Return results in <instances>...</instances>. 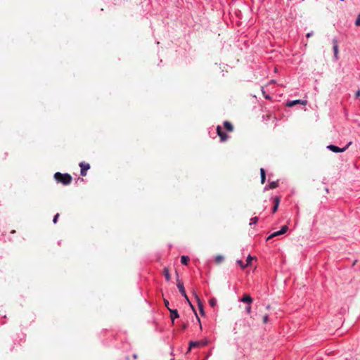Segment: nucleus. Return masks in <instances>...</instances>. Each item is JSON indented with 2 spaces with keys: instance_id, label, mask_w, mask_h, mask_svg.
Instances as JSON below:
<instances>
[{
  "instance_id": "2eb2a0df",
  "label": "nucleus",
  "mask_w": 360,
  "mask_h": 360,
  "mask_svg": "<svg viewBox=\"0 0 360 360\" xmlns=\"http://www.w3.org/2000/svg\"><path fill=\"white\" fill-rule=\"evenodd\" d=\"M255 259V257H251L250 255H248L246 259V264L245 266H249L251 264V262Z\"/></svg>"
},
{
  "instance_id": "bb28decb",
  "label": "nucleus",
  "mask_w": 360,
  "mask_h": 360,
  "mask_svg": "<svg viewBox=\"0 0 360 360\" xmlns=\"http://www.w3.org/2000/svg\"><path fill=\"white\" fill-rule=\"evenodd\" d=\"M269 316L268 315H264L263 317V322L264 323H266L268 322Z\"/></svg>"
},
{
  "instance_id": "b1692460",
  "label": "nucleus",
  "mask_w": 360,
  "mask_h": 360,
  "mask_svg": "<svg viewBox=\"0 0 360 360\" xmlns=\"http://www.w3.org/2000/svg\"><path fill=\"white\" fill-rule=\"evenodd\" d=\"M58 217H59V214H58H58H56L54 216L53 219V222L54 224H56V223H57Z\"/></svg>"
},
{
  "instance_id": "aec40b11",
  "label": "nucleus",
  "mask_w": 360,
  "mask_h": 360,
  "mask_svg": "<svg viewBox=\"0 0 360 360\" xmlns=\"http://www.w3.org/2000/svg\"><path fill=\"white\" fill-rule=\"evenodd\" d=\"M198 307H199L200 314L203 315L204 314L203 306H202V304L200 302H198Z\"/></svg>"
},
{
  "instance_id": "72a5a7b5",
  "label": "nucleus",
  "mask_w": 360,
  "mask_h": 360,
  "mask_svg": "<svg viewBox=\"0 0 360 360\" xmlns=\"http://www.w3.org/2000/svg\"><path fill=\"white\" fill-rule=\"evenodd\" d=\"M134 359H136V354H134Z\"/></svg>"
},
{
  "instance_id": "1a4fd4ad",
  "label": "nucleus",
  "mask_w": 360,
  "mask_h": 360,
  "mask_svg": "<svg viewBox=\"0 0 360 360\" xmlns=\"http://www.w3.org/2000/svg\"><path fill=\"white\" fill-rule=\"evenodd\" d=\"M224 127L228 131H233V127L232 124L229 121H225L224 122Z\"/></svg>"
},
{
  "instance_id": "5701e85b",
  "label": "nucleus",
  "mask_w": 360,
  "mask_h": 360,
  "mask_svg": "<svg viewBox=\"0 0 360 360\" xmlns=\"http://www.w3.org/2000/svg\"><path fill=\"white\" fill-rule=\"evenodd\" d=\"M257 220H258L257 217L252 218V219H250V224L251 225V224H256V223L257 222Z\"/></svg>"
},
{
  "instance_id": "a878e982",
  "label": "nucleus",
  "mask_w": 360,
  "mask_h": 360,
  "mask_svg": "<svg viewBox=\"0 0 360 360\" xmlns=\"http://www.w3.org/2000/svg\"><path fill=\"white\" fill-rule=\"evenodd\" d=\"M216 302H217V300L215 299L212 298L210 300V304L212 307H214L216 304Z\"/></svg>"
},
{
  "instance_id": "473e14b6",
  "label": "nucleus",
  "mask_w": 360,
  "mask_h": 360,
  "mask_svg": "<svg viewBox=\"0 0 360 360\" xmlns=\"http://www.w3.org/2000/svg\"><path fill=\"white\" fill-rule=\"evenodd\" d=\"M15 232V230H13V231H11V233H14Z\"/></svg>"
},
{
  "instance_id": "c85d7f7f",
  "label": "nucleus",
  "mask_w": 360,
  "mask_h": 360,
  "mask_svg": "<svg viewBox=\"0 0 360 360\" xmlns=\"http://www.w3.org/2000/svg\"><path fill=\"white\" fill-rule=\"evenodd\" d=\"M356 98H358L360 96V89H359L355 94Z\"/></svg>"
},
{
  "instance_id": "9d476101",
  "label": "nucleus",
  "mask_w": 360,
  "mask_h": 360,
  "mask_svg": "<svg viewBox=\"0 0 360 360\" xmlns=\"http://www.w3.org/2000/svg\"><path fill=\"white\" fill-rule=\"evenodd\" d=\"M333 51H334V55H335V57L337 58H338V41L335 39H334L333 40Z\"/></svg>"
},
{
  "instance_id": "a211bd4d",
  "label": "nucleus",
  "mask_w": 360,
  "mask_h": 360,
  "mask_svg": "<svg viewBox=\"0 0 360 360\" xmlns=\"http://www.w3.org/2000/svg\"><path fill=\"white\" fill-rule=\"evenodd\" d=\"M278 182L277 181H272L271 183H270L269 184V188L271 189H273V188H276V187H278Z\"/></svg>"
},
{
  "instance_id": "423d86ee",
  "label": "nucleus",
  "mask_w": 360,
  "mask_h": 360,
  "mask_svg": "<svg viewBox=\"0 0 360 360\" xmlns=\"http://www.w3.org/2000/svg\"><path fill=\"white\" fill-rule=\"evenodd\" d=\"M296 104H301L302 105H306L307 104V100H295L292 101H289L287 103L288 107H292Z\"/></svg>"
},
{
  "instance_id": "f03ea898",
  "label": "nucleus",
  "mask_w": 360,
  "mask_h": 360,
  "mask_svg": "<svg viewBox=\"0 0 360 360\" xmlns=\"http://www.w3.org/2000/svg\"><path fill=\"white\" fill-rule=\"evenodd\" d=\"M240 301L247 304L245 310L248 314H250L251 313V303L252 302V298L249 295H247L240 299Z\"/></svg>"
},
{
  "instance_id": "f257e3e1",
  "label": "nucleus",
  "mask_w": 360,
  "mask_h": 360,
  "mask_svg": "<svg viewBox=\"0 0 360 360\" xmlns=\"http://www.w3.org/2000/svg\"><path fill=\"white\" fill-rule=\"evenodd\" d=\"M54 178L57 182L61 183L63 185H69L72 182V176L69 174H62L56 172L54 174Z\"/></svg>"
},
{
  "instance_id": "7ed1b4c3",
  "label": "nucleus",
  "mask_w": 360,
  "mask_h": 360,
  "mask_svg": "<svg viewBox=\"0 0 360 360\" xmlns=\"http://www.w3.org/2000/svg\"><path fill=\"white\" fill-rule=\"evenodd\" d=\"M351 142H349L345 147L342 148H340L336 146H334V145H329L327 146V148L334 152V153H341V152H344L347 150V148L349 147V146L351 145Z\"/></svg>"
},
{
  "instance_id": "f8f14e48",
  "label": "nucleus",
  "mask_w": 360,
  "mask_h": 360,
  "mask_svg": "<svg viewBox=\"0 0 360 360\" xmlns=\"http://www.w3.org/2000/svg\"><path fill=\"white\" fill-rule=\"evenodd\" d=\"M189 260H190V258L188 256L183 255L181 257V264H183L184 265H187Z\"/></svg>"
},
{
  "instance_id": "6ab92c4d",
  "label": "nucleus",
  "mask_w": 360,
  "mask_h": 360,
  "mask_svg": "<svg viewBox=\"0 0 360 360\" xmlns=\"http://www.w3.org/2000/svg\"><path fill=\"white\" fill-rule=\"evenodd\" d=\"M288 230V226L286 225H284L281 227V229L280 230V233H281L282 234L285 233L287 232V231Z\"/></svg>"
},
{
  "instance_id": "dca6fc26",
  "label": "nucleus",
  "mask_w": 360,
  "mask_h": 360,
  "mask_svg": "<svg viewBox=\"0 0 360 360\" xmlns=\"http://www.w3.org/2000/svg\"><path fill=\"white\" fill-rule=\"evenodd\" d=\"M164 275L167 281L170 279V275L169 274V271L167 268L164 269Z\"/></svg>"
},
{
  "instance_id": "9b49d317",
  "label": "nucleus",
  "mask_w": 360,
  "mask_h": 360,
  "mask_svg": "<svg viewBox=\"0 0 360 360\" xmlns=\"http://www.w3.org/2000/svg\"><path fill=\"white\" fill-rule=\"evenodd\" d=\"M260 174H261V183L263 184L266 180V174L265 170L263 168L260 169Z\"/></svg>"
},
{
  "instance_id": "39448f33",
  "label": "nucleus",
  "mask_w": 360,
  "mask_h": 360,
  "mask_svg": "<svg viewBox=\"0 0 360 360\" xmlns=\"http://www.w3.org/2000/svg\"><path fill=\"white\" fill-rule=\"evenodd\" d=\"M79 167H81V175L85 176L86 175V172L90 168V165L89 163L82 162L79 163Z\"/></svg>"
},
{
  "instance_id": "f3484780",
  "label": "nucleus",
  "mask_w": 360,
  "mask_h": 360,
  "mask_svg": "<svg viewBox=\"0 0 360 360\" xmlns=\"http://www.w3.org/2000/svg\"><path fill=\"white\" fill-rule=\"evenodd\" d=\"M224 260V257L221 255H217L215 258V261L217 264H220Z\"/></svg>"
},
{
  "instance_id": "cd10ccee",
  "label": "nucleus",
  "mask_w": 360,
  "mask_h": 360,
  "mask_svg": "<svg viewBox=\"0 0 360 360\" xmlns=\"http://www.w3.org/2000/svg\"><path fill=\"white\" fill-rule=\"evenodd\" d=\"M164 302H165V306H166V307H167V308L168 309V307H169V301H168L167 299L164 298Z\"/></svg>"
},
{
  "instance_id": "ddd939ff",
  "label": "nucleus",
  "mask_w": 360,
  "mask_h": 360,
  "mask_svg": "<svg viewBox=\"0 0 360 360\" xmlns=\"http://www.w3.org/2000/svg\"><path fill=\"white\" fill-rule=\"evenodd\" d=\"M177 288L180 292H185V288H184V284L181 281H178Z\"/></svg>"
},
{
  "instance_id": "6e6552de",
  "label": "nucleus",
  "mask_w": 360,
  "mask_h": 360,
  "mask_svg": "<svg viewBox=\"0 0 360 360\" xmlns=\"http://www.w3.org/2000/svg\"><path fill=\"white\" fill-rule=\"evenodd\" d=\"M280 200L281 199L280 197L278 196H276L274 198V206L272 210L273 213H275L277 211L279 206Z\"/></svg>"
},
{
  "instance_id": "0eeeda50",
  "label": "nucleus",
  "mask_w": 360,
  "mask_h": 360,
  "mask_svg": "<svg viewBox=\"0 0 360 360\" xmlns=\"http://www.w3.org/2000/svg\"><path fill=\"white\" fill-rule=\"evenodd\" d=\"M168 309L170 311V318H171L172 321H174L176 319H177L179 317L178 311L176 309H172L169 307H168Z\"/></svg>"
},
{
  "instance_id": "4468645a",
  "label": "nucleus",
  "mask_w": 360,
  "mask_h": 360,
  "mask_svg": "<svg viewBox=\"0 0 360 360\" xmlns=\"http://www.w3.org/2000/svg\"><path fill=\"white\" fill-rule=\"evenodd\" d=\"M280 235H282L281 233H280V231H276V232H274L273 233H271L268 238H267V240L276 237V236H280Z\"/></svg>"
},
{
  "instance_id": "c756f323",
  "label": "nucleus",
  "mask_w": 360,
  "mask_h": 360,
  "mask_svg": "<svg viewBox=\"0 0 360 360\" xmlns=\"http://www.w3.org/2000/svg\"><path fill=\"white\" fill-rule=\"evenodd\" d=\"M312 34H313V33H312V32H311V33H308V34H307V38H309V37H310L311 36H312Z\"/></svg>"
},
{
  "instance_id": "4be33fe9",
  "label": "nucleus",
  "mask_w": 360,
  "mask_h": 360,
  "mask_svg": "<svg viewBox=\"0 0 360 360\" xmlns=\"http://www.w3.org/2000/svg\"><path fill=\"white\" fill-rule=\"evenodd\" d=\"M355 25L356 26H360V13L359 14V15L355 21Z\"/></svg>"
},
{
  "instance_id": "393cba45",
  "label": "nucleus",
  "mask_w": 360,
  "mask_h": 360,
  "mask_svg": "<svg viewBox=\"0 0 360 360\" xmlns=\"http://www.w3.org/2000/svg\"><path fill=\"white\" fill-rule=\"evenodd\" d=\"M237 264H238L241 266L242 269H244L246 266L245 265H244L242 260H238Z\"/></svg>"
},
{
  "instance_id": "7c9ffc66",
  "label": "nucleus",
  "mask_w": 360,
  "mask_h": 360,
  "mask_svg": "<svg viewBox=\"0 0 360 360\" xmlns=\"http://www.w3.org/2000/svg\"><path fill=\"white\" fill-rule=\"evenodd\" d=\"M182 295L185 297V298H186L187 300H188V297H187V294L184 293V294H182Z\"/></svg>"
},
{
  "instance_id": "412c9836",
  "label": "nucleus",
  "mask_w": 360,
  "mask_h": 360,
  "mask_svg": "<svg viewBox=\"0 0 360 360\" xmlns=\"http://www.w3.org/2000/svg\"><path fill=\"white\" fill-rule=\"evenodd\" d=\"M197 345H198V342L191 341V342H190V343H189V349H191V348H192V347H196Z\"/></svg>"
},
{
  "instance_id": "2f4dec72",
  "label": "nucleus",
  "mask_w": 360,
  "mask_h": 360,
  "mask_svg": "<svg viewBox=\"0 0 360 360\" xmlns=\"http://www.w3.org/2000/svg\"><path fill=\"white\" fill-rule=\"evenodd\" d=\"M194 295H195L196 298H197L198 300H199L198 294L195 293Z\"/></svg>"
},
{
  "instance_id": "20e7f679",
  "label": "nucleus",
  "mask_w": 360,
  "mask_h": 360,
  "mask_svg": "<svg viewBox=\"0 0 360 360\" xmlns=\"http://www.w3.org/2000/svg\"><path fill=\"white\" fill-rule=\"evenodd\" d=\"M217 132L218 136L220 138L221 141L224 142L228 139L229 136L225 132L223 131V130L220 126H217Z\"/></svg>"
}]
</instances>
